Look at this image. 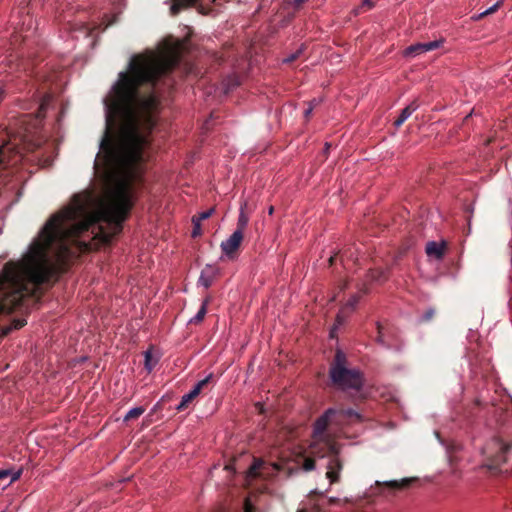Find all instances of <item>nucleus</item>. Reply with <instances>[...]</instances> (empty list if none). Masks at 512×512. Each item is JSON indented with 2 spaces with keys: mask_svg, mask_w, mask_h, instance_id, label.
<instances>
[{
  "mask_svg": "<svg viewBox=\"0 0 512 512\" xmlns=\"http://www.w3.org/2000/svg\"><path fill=\"white\" fill-rule=\"evenodd\" d=\"M188 50L187 39H167L160 52L132 56L103 99L105 130L96 159L107 167L111 187L105 199L74 195L70 205L53 214L28 246L22 259L8 262L0 276H54L74 256L77 237L93 228L105 243L122 231L132 207V183L144 171L149 134L156 124L159 99L141 92L177 66Z\"/></svg>",
  "mask_w": 512,
  "mask_h": 512,
  "instance_id": "obj_1",
  "label": "nucleus"
},
{
  "mask_svg": "<svg viewBox=\"0 0 512 512\" xmlns=\"http://www.w3.org/2000/svg\"><path fill=\"white\" fill-rule=\"evenodd\" d=\"M338 410L334 408L327 409L320 417H318L313 425L312 437L314 445L323 444L326 447V454L329 456L327 464L326 478L330 484H335L340 481V473L343 469V463L339 459L340 453L339 445L334 441L332 436L327 433V428L332 422L337 420Z\"/></svg>",
  "mask_w": 512,
  "mask_h": 512,
  "instance_id": "obj_2",
  "label": "nucleus"
},
{
  "mask_svg": "<svg viewBox=\"0 0 512 512\" xmlns=\"http://www.w3.org/2000/svg\"><path fill=\"white\" fill-rule=\"evenodd\" d=\"M329 378L334 387L359 392L364 384L363 373L359 369L347 366L346 355L337 350L329 368Z\"/></svg>",
  "mask_w": 512,
  "mask_h": 512,
  "instance_id": "obj_3",
  "label": "nucleus"
},
{
  "mask_svg": "<svg viewBox=\"0 0 512 512\" xmlns=\"http://www.w3.org/2000/svg\"><path fill=\"white\" fill-rule=\"evenodd\" d=\"M496 444L499 447V452L486 464V467L492 473L500 471V466L506 462V453L511 449V444L505 443L499 439L496 440Z\"/></svg>",
  "mask_w": 512,
  "mask_h": 512,
  "instance_id": "obj_4",
  "label": "nucleus"
},
{
  "mask_svg": "<svg viewBox=\"0 0 512 512\" xmlns=\"http://www.w3.org/2000/svg\"><path fill=\"white\" fill-rule=\"evenodd\" d=\"M244 234L240 231H234L230 237L221 243V249L229 259H233L243 241Z\"/></svg>",
  "mask_w": 512,
  "mask_h": 512,
  "instance_id": "obj_5",
  "label": "nucleus"
},
{
  "mask_svg": "<svg viewBox=\"0 0 512 512\" xmlns=\"http://www.w3.org/2000/svg\"><path fill=\"white\" fill-rule=\"evenodd\" d=\"M442 44H443V40H434V41H430L427 43H416V44H413V45H410L409 47H407L405 49L404 54L406 56L415 57V56L424 54L426 52L436 50L439 47H441Z\"/></svg>",
  "mask_w": 512,
  "mask_h": 512,
  "instance_id": "obj_6",
  "label": "nucleus"
},
{
  "mask_svg": "<svg viewBox=\"0 0 512 512\" xmlns=\"http://www.w3.org/2000/svg\"><path fill=\"white\" fill-rule=\"evenodd\" d=\"M15 157H19V152L16 149L15 145H11L10 143H5L0 147V168H5L7 165L15 164L18 159H13Z\"/></svg>",
  "mask_w": 512,
  "mask_h": 512,
  "instance_id": "obj_7",
  "label": "nucleus"
},
{
  "mask_svg": "<svg viewBox=\"0 0 512 512\" xmlns=\"http://www.w3.org/2000/svg\"><path fill=\"white\" fill-rule=\"evenodd\" d=\"M417 478L410 477V478H404L401 480H392V481H385V482H376V485L379 487H385L388 488L391 491L394 490H403L409 488L412 483L416 482Z\"/></svg>",
  "mask_w": 512,
  "mask_h": 512,
  "instance_id": "obj_8",
  "label": "nucleus"
},
{
  "mask_svg": "<svg viewBox=\"0 0 512 512\" xmlns=\"http://www.w3.org/2000/svg\"><path fill=\"white\" fill-rule=\"evenodd\" d=\"M446 250V244L444 242L438 243L435 241H430L426 244V254L430 257H434L435 259H442L444 257Z\"/></svg>",
  "mask_w": 512,
  "mask_h": 512,
  "instance_id": "obj_9",
  "label": "nucleus"
},
{
  "mask_svg": "<svg viewBox=\"0 0 512 512\" xmlns=\"http://www.w3.org/2000/svg\"><path fill=\"white\" fill-rule=\"evenodd\" d=\"M216 273L217 270L215 267L207 265L200 274L198 285L203 286L204 288L210 287L216 277Z\"/></svg>",
  "mask_w": 512,
  "mask_h": 512,
  "instance_id": "obj_10",
  "label": "nucleus"
},
{
  "mask_svg": "<svg viewBox=\"0 0 512 512\" xmlns=\"http://www.w3.org/2000/svg\"><path fill=\"white\" fill-rule=\"evenodd\" d=\"M240 84V77L235 73L230 74L227 77H225L221 82V91L224 94H228L230 91L238 87Z\"/></svg>",
  "mask_w": 512,
  "mask_h": 512,
  "instance_id": "obj_11",
  "label": "nucleus"
},
{
  "mask_svg": "<svg viewBox=\"0 0 512 512\" xmlns=\"http://www.w3.org/2000/svg\"><path fill=\"white\" fill-rule=\"evenodd\" d=\"M418 107V102L416 100L412 101L401 111L399 117L394 121V126L399 128L411 116V114L418 109Z\"/></svg>",
  "mask_w": 512,
  "mask_h": 512,
  "instance_id": "obj_12",
  "label": "nucleus"
},
{
  "mask_svg": "<svg viewBox=\"0 0 512 512\" xmlns=\"http://www.w3.org/2000/svg\"><path fill=\"white\" fill-rule=\"evenodd\" d=\"M336 417H337L338 422L341 420H348L351 422H361L362 421V416L357 411H355L354 409H351V408L338 410Z\"/></svg>",
  "mask_w": 512,
  "mask_h": 512,
  "instance_id": "obj_13",
  "label": "nucleus"
},
{
  "mask_svg": "<svg viewBox=\"0 0 512 512\" xmlns=\"http://www.w3.org/2000/svg\"><path fill=\"white\" fill-rule=\"evenodd\" d=\"M214 211H215V208L211 207L208 210L200 213L198 218H197V220L194 219V238L197 237V236L202 235L203 229H202V224L201 223L204 220H206L209 217H211V215L214 213Z\"/></svg>",
  "mask_w": 512,
  "mask_h": 512,
  "instance_id": "obj_14",
  "label": "nucleus"
},
{
  "mask_svg": "<svg viewBox=\"0 0 512 512\" xmlns=\"http://www.w3.org/2000/svg\"><path fill=\"white\" fill-rule=\"evenodd\" d=\"M213 374L210 373L203 379L199 380L196 385H194V398L207 390H210L213 387Z\"/></svg>",
  "mask_w": 512,
  "mask_h": 512,
  "instance_id": "obj_15",
  "label": "nucleus"
},
{
  "mask_svg": "<svg viewBox=\"0 0 512 512\" xmlns=\"http://www.w3.org/2000/svg\"><path fill=\"white\" fill-rule=\"evenodd\" d=\"M369 282H384L387 279L386 273L381 269H370L366 275Z\"/></svg>",
  "mask_w": 512,
  "mask_h": 512,
  "instance_id": "obj_16",
  "label": "nucleus"
},
{
  "mask_svg": "<svg viewBox=\"0 0 512 512\" xmlns=\"http://www.w3.org/2000/svg\"><path fill=\"white\" fill-rule=\"evenodd\" d=\"M22 474V470L19 469L17 471H13L11 469H0V479H5L10 477L8 484L13 483L18 480Z\"/></svg>",
  "mask_w": 512,
  "mask_h": 512,
  "instance_id": "obj_17",
  "label": "nucleus"
},
{
  "mask_svg": "<svg viewBox=\"0 0 512 512\" xmlns=\"http://www.w3.org/2000/svg\"><path fill=\"white\" fill-rule=\"evenodd\" d=\"M173 4L170 7L172 15H177L181 9L187 8L192 5V0H172Z\"/></svg>",
  "mask_w": 512,
  "mask_h": 512,
  "instance_id": "obj_18",
  "label": "nucleus"
},
{
  "mask_svg": "<svg viewBox=\"0 0 512 512\" xmlns=\"http://www.w3.org/2000/svg\"><path fill=\"white\" fill-rule=\"evenodd\" d=\"M248 222H249V217L244 212V208L241 207L240 213H239V217H238V221H237V228H236L235 231H240L241 234H244V231H245V229L247 227Z\"/></svg>",
  "mask_w": 512,
  "mask_h": 512,
  "instance_id": "obj_19",
  "label": "nucleus"
},
{
  "mask_svg": "<svg viewBox=\"0 0 512 512\" xmlns=\"http://www.w3.org/2000/svg\"><path fill=\"white\" fill-rule=\"evenodd\" d=\"M145 412V408L143 407H134L132 409H130L126 415L124 416L123 418V421L124 422H128L130 420H133V419H137L139 418L143 413Z\"/></svg>",
  "mask_w": 512,
  "mask_h": 512,
  "instance_id": "obj_20",
  "label": "nucleus"
},
{
  "mask_svg": "<svg viewBox=\"0 0 512 512\" xmlns=\"http://www.w3.org/2000/svg\"><path fill=\"white\" fill-rule=\"evenodd\" d=\"M157 362H158V359L154 358L152 356V353L149 350L145 352L144 365L148 372H151L153 370V368L156 366Z\"/></svg>",
  "mask_w": 512,
  "mask_h": 512,
  "instance_id": "obj_21",
  "label": "nucleus"
},
{
  "mask_svg": "<svg viewBox=\"0 0 512 512\" xmlns=\"http://www.w3.org/2000/svg\"><path fill=\"white\" fill-rule=\"evenodd\" d=\"M209 301L210 297H206L197 314L194 316V322H200L204 319L206 315V305L209 303Z\"/></svg>",
  "mask_w": 512,
  "mask_h": 512,
  "instance_id": "obj_22",
  "label": "nucleus"
},
{
  "mask_svg": "<svg viewBox=\"0 0 512 512\" xmlns=\"http://www.w3.org/2000/svg\"><path fill=\"white\" fill-rule=\"evenodd\" d=\"M360 297H361L360 294L352 295L343 308L346 310L353 311L355 309V307L357 306V304L360 300Z\"/></svg>",
  "mask_w": 512,
  "mask_h": 512,
  "instance_id": "obj_23",
  "label": "nucleus"
},
{
  "mask_svg": "<svg viewBox=\"0 0 512 512\" xmlns=\"http://www.w3.org/2000/svg\"><path fill=\"white\" fill-rule=\"evenodd\" d=\"M261 461H254V463L249 468V475L252 477L260 476V468L262 466Z\"/></svg>",
  "mask_w": 512,
  "mask_h": 512,
  "instance_id": "obj_24",
  "label": "nucleus"
},
{
  "mask_svg": "<svg viewBox=\"0 0 512 512\" xmlns=\"http://www.w3.org/2000/svg\"><path fill=\"white\" fill-rule=\"evenodd\" d=\"M373 7V3L371 0H362L361 6L355 9V14L358 15L364 11H367Z\"/></svg>",
  "mask_w": 512,
  "mask_h": 512,
  "instance_id": "obj_25",
  "label": "nucleus"
},
{
  "mask_svg": "<svg viewBox=\"0 0 512 512\" xmlns=\"http://www.w3.org/2000/svg\"><path fill=\"white\" fill-rule=\"evenodd\" d=\"M192 401V390L187 392L183 397L181 402L176 406L177 410H182L189 402Z\"/></svg>",
  "mask_w": 512,
  "mask_h": 512,
  "instance_id": "obj_26",
  "label": "nucleus"
},
{
  "mask_svg": "<svg viewBox=\"0 0 512 512\" xmlns=\"http://www.w3.org/2000/svg\"><path fill=\"white\" fill-rule=\"evenodd\" d=\"M502 5V0L497 1L494 5L486 9L479 15V18L495 13Z\"/></svg>",
  "mask_w": 512,
  "mask_h": 512,
  "instance_id": "obj_27",
  "label": "nucleus"
},
{
  "mask_svg": "<svg viewBox=\"0 0 512 512\" xmlns=\"http://www.w3.org/2000/svg\"><path fill=\"white\" fill-rule=\"evenodd\" d=\"M302 51H303L302 48H299L297 51H295L294 53H291L289 56L284 58L283 62L286 64L293 63L295 60H297L300 57Z\"/></svg>",
  "mask_w": 512,
  "mask_h": 512,
  "instance_id": "obj_28",
  "label": "nucleus"
},
{
  "mask_svg": "<svg viewBox=\"0 0 512 512\" xmlns=\"http://www.w3.org/2000/svg\"><path fill=\"white\" fill-rule=\"evenodd\" d=\"M194 9H197L198 12L203 14V15H207L211 11L210 8H205L202 5L201 0H194Z\"/></svg>",
  "mask_w": 512,
  "mask_h": 512,
  "instance_id": "obj_29",
  "label": "nucleus"
},
{
  "mask_svg": "<svg viewBox=\"0 0 512 512\" xmlns=\"http://www.w3.org/2000/svg\"><path fill=\"white\" fill-rule=\"evenodd\" d=\"M316 467V462L313 458H306L303 462V469L305 471H312Z\"/></svg>",
  "mask_w": 512,
  "mask_h": 512,
  "instance_id": "obj_30",
  "label": "nucleus"
},
{
  "mask_svg": "<svg viewBox=\"0 0 512 512\" xmlns=\"http://www.w3.org/2000/svg\"><path fill=\"white\" fill-rule=\"evenodd\" d=\"M347 310L342 308L336 316V326H340L345 322Z\"/></svg>",
  "mask_w": 512,
  "mask_h": 512,
  "instance_id": "obj_31",
  "label": "nucleus"
},
{
  "mask_svg": "<svg viewBox=\"0 0 512 512\" xmlns=\"http://www.w3.org/2000/svg\"><path fill=\"white\" fill-rule=\"evenodd\" d=\"M319 103L318 100L316 99H313L310 103H309V106L308 108L304 111V117L306 119H308L310 117V115L312 114V111L314 109L315 106H317Z\"/></svg>",
  "mask_w": 512,
  "mask_h": 512,
  "instance_id": "obj_32",
  "label": "nucleus"
},
{
  "mask_svg": "<svg viewBox=\"0 0 512 512\" xmlns=\"http://www.w3.org/2000/svg\"><path fill=\"white\" fill-rule=\"evenodd\" d=\"M435 311L433 309H429L423 315L424 321H430L434 317Z\"/></svg>",
  "mask_w": 512,
  "mask_h": 512,
  "instance_id": "obj_33",
  "label": "nucleus"
},
{
  "mask_svg": "<svg viewBox=\"0 0 512 512\" xmlns=\"http://www.w3.org/2000/svg\"><path fill=\"white\" fill-rule=\"evenodd\" d=\"M307 0H289V3L294 6L295 9H299L300 6Z\"/></svg>",
  "mask_w": 512,
  "mask_h": 512,
  "instance_id": "obj_34",
  "label": "nucleus"
},
{
  "mask_svg": "<svg viewBox=\"0 0 512 512\" xmlns=\"http://www.w3.org/2000/svg\"><path fill=\"white\" fill-rule=\"evenodd\" d=\"M244 512H255V507L248 500L245 501Z\"/></svg>",
  "mask_w": 512,
  "mask_h": 512,
  "instance_id": "obj_35",
  "label": "nucleus"
},
{
  "mask_svg": "<svg viewBox=\"0 0 512 512\" xmlns=\"http://www.w3.org/2000/svg\"><path fill=\"white\" fill-rule=\"evenodd\" d=\"M360 292H361V293H363V294H366V293H368V292H369V289H368V287L366 286V284H365V283H364V284L362 285V287L360 288Z\"/></svg>",
  "mask_w": 512,
  "mask_h": 512,
  "instance_id": "obj_36",
  "label": "nucleus"
},
{
  "mask_svg": "<svg viewBox=\"0 0 512 512\" xmlns=\"http://www.w3.org/2000/svg\"><path fill=\"white\" fill-rule=\"evenodd\" d=\"M4 88L0 85V102L4 99Z\"/></svg>",
  "mask_w": 512,
  "mask_h": 512,
  "instance_id": "obj_37",
  "label": "nucleus"
},
{
  "mask_svg": "<svg viewBox=\"0 0 512 512\" xmlns=\"http://www.w3.org/2000/svg\"><path fill=\"white\" fill-rule=\"evenodd\" d=\"M339 502V499L338 498H335V497H331L329 499V503L331 504H337Z\"/></svg>",
  "mask_w": 512,
  "mask_h": 512,
  "instance_id": "obj_38",
  "label": "nucleus"
},
{
  "mask_svg": "<svg viewBox=\"0 0 512 512\" xmlns=\"http://www.w3.org/2000/svg\"><path fill=\"white\" fill-rule=\"evenodd\" d=\"M337 255H333L329 258V265L332 266L334 264V261L336 259Z\"/></svg>",
  "mask_w": 512,
  "mask_h": 512,
  "instance_id": "obj_39",
  "label": "nucleus"
},
{
  "mask_svg": "<svg viewBox=\"0 0 512 512\" xmlns=\"http://www.w3.org/2000/svg\"><path fill=\"white\" fill-rule=\"evenodd\" d=\"M273 210H274V209H273V207H270V209H269V214H272V213H273Z\"/></svg>",
  "mask_w": 512,
  "mask_h": 512,
  "instance_id": "obj_40",
  "label": "nucleus"
},
{
  "mask_svg": "<svg viewBox=\"0 0 512 512\" xmlns=\"http://www.w3.org/2000/svg\"><path fill=\"white\" fill-rule=\"evenodd\" d=\"M204 128H205V129H208V128H209V127H208V121L205 123Z\"/></svg>",
  "mask_w": 512,
  "mask_h": 512,
  "instance_id": "obj_41",
  "label": "nucleus"
},
{
  "mask_svg": "<svg viewBox=\"0 0 512 512\" xmlns=\"http://www.w3.org/2000/svg\"><path fill=\"white\" fill-rule=\"evenodd\" d=\"M325 146H326V150H329L330 145L328 143H326Z\"/></svg>",
  "mask_w": 512,
  "mask_h": 512,
  "instance_id": "obj_42",
  "label": "nucleus"
},
{
  "mask_svg": "<svg viewBox=\"0 0 512 512\" xmlns=\"http://www.w3.org/2000/svg\"><path fill=\"white\" fill-rule=\"evenodd\" d=\"M344 254H347V251H344V252L341 254V260L343 259Z\"/></svg>",
  "mask_w": 512,
  "mask_h": 512,
  "instance_id": "obj_43",
  "label": "nucleus"
},
{
  "mask_svg": "<svg viewBox=\"0 0 512 512\" xmlns=\"http://www.w3.org/2000/svg\"><path fill=\"white\" fill-rule=\"evenodd\" d=\"M378 332H379V334L381 333V326H380V324H378Z\"/></svg>",
  "mask_w": 512,
  "mask_h": 512,
  "instance_id": "obj_44",
  "label": "nucleus"
},
{
  "mask_svg": "<svg viewBox=\"0 0 512 512\" xmlns=\"http://www.w3.org/2000/svg\"><path fill=\"white\" fill-rule=\"evenodd\" d=\"M334 330H336V327H333V330H331V336H333Z\"/></svg>",
  "mask_w": 512,
  "mask_h": 512,
  "instance_id": "obj_45",
  "label": "nucleus"
},
{
  "mask_svg": "<svg viewBox=\"0 0 512 512\" xmlns=\"http://www.w3.org/2000/svg\"><path fill=\"white\" fill-rule=\"evenodd\" d=\"M334 330H336V327H333V330H331V336H333Z\"/></svg>",
  "mask_w": 512,
  "mask_h": 512,
  "instance_id": "obj_46",
  "label": "nucleus"
},
{
  "mask_svg": "<svg viewBox=\"0 0 512 512\" xmlns=\"http://www.w3.org/2000/svg\"><path fill=\"white\" fill-rule=\"evenodd\" d=\"M346 287H347V284L345 283L341 289H342V290H343V289H346Z\"/></svg>",
  "mask_w": 512,
  "mask_h": 512,
  "instance_id": "obj_47",
  "label": "nucleus"
},
{
  "mask_svg": "<svg viewBox=\"0 0 512 512\" xmlns=\"http://www.w3.org/2000/svg\"><path fill=\"white\" fill-rule=\"evenodd\" d=\"M193 75H194V77L196 76V71H195V70H194V72H193Z\"/></svg>",
  "mask_w": 512,
  "mask_h": 512,
  "instance_id": "obj_48",
  "label": "nucleus"
}]
</instances>
